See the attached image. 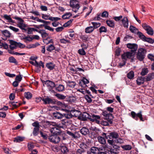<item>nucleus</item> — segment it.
Masks as SVG:
<instances>
[{
    "label": "nucleus",
    "mask_w": 154,
    "mask_h": 154,
    "mask_svg": "<svg viewBox=\"0 0 154 154\" xmlns=\"http://www.w3.org/2000/svg\"><path fill=\"white\" fill-rule=\"evenodd\" d=\"M102 114L103 116L105 117V118L104 119V120L101 122L100 124L105 126H108L109 125V124H111L112 123L113 119L112 114L108 113V112L106 111H103Z\"/></svg>",
    "instance_id": "nucleus-1"
},
{
    "label": "nucleus",
    "mask_w": 154,
    "mask_h": 154,
    "mask_svg": "<svg viewBox=\"0 0 154 154\" xmlns=\"http://www.w3.org/2000/svg\"><path fill=\"white\" fill-rule=\"evenodd\" d=\"M146 52V51L145 49L142 48H139L137 54V58L140 61H143L145 57Z\"/></svg>",
    "instance_id": "nucleus-2"
},
{
    "label": "nucleus",
    "mask_w": 154,
    "mask_h": 154,
    "mask_svg": "<svg viewBox=\"0 0 154 154\" xmlns=\"http://www.w3.org/2000/svg\"><path fill=\"white\" fill-rule=\"evenodd\" d=\"M69 5L70 7L72 8V11L75 13L78 11L80 8L79 2L76 0H70L69 2Z\"/></svg>",
    "instance_id": "nucleus-3"
},
{
    "label": "nucleus",
    "mask_w": 154,
    "mask_h": 154,
    "mask_svg": "<svg viewBox=\"0 0 154 154\" xmlns=\"http://www.w3.org/2000/svg\"><path fill=\"white\" fill-rule=\"evenodd\" d=\"M42 81L43 83V86H44L45 85L47 87L49 91H52V89L55 86V83L49 80H47L46 81L43 80Z\"/></svg>",
    "instance_id": "nucleus-4"
},
{
    "label": "nucleus",
    "mask_w": 154,
    "mask_h": 154,
    "mask_svg": "<svg viewBox=\"0 0 154 154\" xmlns=\"http://www.w3.org/2000/svg\"><path fill=\"white\" fill-rule=\"evenodd\" d=\"M12 18L19 21L17 25L18 27L22 30H26L25 28L26 27V26L25 24L23 23L24 20L22 18L17 16L13 17Z\"/></svg>",
    "instance_id": "nucleus-5"
},
{
    "label": "nucleus",
    "mask_w": 154,
    "mask_h": 154,
    "mask_svg": "<svg viewBox=\"0 0 154 154\" xmlns=\"http://www.w3.org/2000/svg\"><path fill=\"white\" fill-rule=\"evenodd\" d=\"M71 121L67 119L62 120L60 123L59 125V127L60 128H66L71 124Z\"/></svg>",
    "instance_id": "nucleus-6"
},
{
    "label": "nucleus",
    "mask_w": 154,
    "mask_h": 154,
    "mask_svg": "<svg viewBox=\"0 0 154 154\" xmlns=\"http://www.w3.org/2000/svg\"><path fill=\"white\" fill-rule=\"evenodd\" d=\"M49 124L51 125H52L54 127L51 128L50 130V131L51 133L54 134H57L60 133V132L57 131L58 129V127H59V125H57L55 124V123L51 122L49 123Z\"/></svg>",
    "instance_id": "nucleus-7"
},
{
    "label": "nucleus",
    "mask_w": 154,
    "mask_h": 154,
    "mask_svg": "<svg viewBox=\"0 0 154 154\" xmlns=\"http://www.w3.org/2000/svg\"><path fill=\"white\" fill-rule=\"evenodd\" d=\"M134 52H127L122 54L121 58L122 60L124 59L126 61L127 58L131 59L133 57L134 54Z\"/></svg>",
    "instance_id": "nucleus-8"
},
{
    "label": "nucleus",
    "mask_w": 154,
    "mask_h": 154,
    "mask_svg": "<svg viewBox=\"0 0 154 154\" xmlns=\"http://www.w3.org/2000/svg\"><path fill=\"white\" fill-rule=\"evenodd\" d=\"M48 139L50 142L55 144L59 143L60 141V137L56 134L52 135L50 136Z\"/></svg>",
    "instance_id": "nucleus-9"
},
{
    "label": "nucleus",
    "mask_w": 154,
    "mask_h": 154,
    "mask_svg": "<svg viewBox=\"0 0 154 154\" xmlns=\"http://www.w3.org/2000/svg\"><path fill=\"white\" fill-rule=\"evenodd\" d=\"M143 27L147 32L148 34L152 35L153 34V30L149 26L146 24H143L142 25Z\"/></svg>",
    "instance_id": "nucleus-10"
},
{
    "label": "nucleus",
    "mask_w": 154,
    "mask_h": 154,
    "mask_svg": "<svg viewBox=\"0 0 154 154\" xmlns=\"http://www.w3.org/2000/svg\"><path fill=\"white\" fill-rule=\"evenodd\" d=\"M66 133L70 136L73 139H77L80 137L79 133L78 132H75L73 133L70 131H66Z\"/></svg>",
    "instance_id": "nucleus-11"
},
{
    "label": "nucleus",
    "mask_w": 154,
    "mask_h": 154,
    "mask_svg": "<svg viewBox=\"0 0 154 154\" xmlns=\"http://www.w3.org/2000/svg\"><path fill=\"white\" fill-rule=\"evenodd\" d=\"M127 47L128 48L131 49V51L133 52H135L138 48L137 45L134 43H128L127 44Z\"/></svg>",
    "instance_id": "nucleus-12"
},
{
    "label": "nucleus",
    "mask_w": 154,
    "mask_h": 154,
    "mask_svg": "<svg viewBox=\"0 0 154 154\" xmlns=\"http://www.w3.org/2000/svg\"><path fill=\"white\" fill-rule=\"evenodd\" d=\"M42 100L43 102L45 104H52L54 103L53 99L48 97L42 98Z\"/></svg>",
    "instance_id": "nucleus-13"
},
{
    "label": "nucleus",
    "mask_w": 154,
    "mask_h": 154,
    "mask_svg": "<svg viewBox=\"0 0 154 154\" xmlns=\"http://www.w3.org/2000/svg\"><path fill=\"white\" fill-rule=\"evenodd\" d=\"M122 23L123 26L125 28H128V26L129 21L126 17H124L122 20Z\"/></svg>",
    "instance_id": "nucleus-14"
},
{
    "label": "nucleus",
    "mask_w": 154,
    "mask_h": 154,
    "mask_svg": "<svg viewBox=\"0 0 154 154\" xmlns=\"http://www.w3.org/2000/svg\"><path fill=\"white\" fill-rule=\"evenodd\" d=\"M145 79L146 78L142 77H138L136 81L137 84L138 85H140L143 84L145 81Z\"/></svg>",
    "instance_id": "nucleus-15"
},
{
    "label": "nucleus",
    "mask_w": 154,
    "mask_h": 154,
    "mask_svg": "<svg viewBox=\"0 0 154 154\" xmlns=\"http://www.w3.org/2000/svg\"><path fill=\"white\" fill-rule=\"evenodd\" d=\"M90 115L89 114L85 112H83L80 116L81 119L84 121L87 120V119H88Z\"/></svg>",
    "instance_id": "nucleus-16"
},
{
    "label": "nucleus",
    "mask_w": 154,
    "mask_h": 154,
    "mask_svg": "<svg viewBox=\"0 0 154 154\" xmlns=\"http://www.w3.org/2000/svg\"><path fill=\"white\" fill-rule=\"evenodd\" d=\"M1 33L5 37L9 38L10 37L11 33L10 32L7 30H1Z\"/></svg>",
    "instance_id": "nucleus-17"
},
{
    "label": "nucleus",
    "mask_w": 154,
    "mask_h": 154,
    "mask_svg": "<svg viewBox=\"0 0 154 154\" xmlns=\"http://www.w3.org/2000/svg\"><path fill=\"white\" fill-rule=\"evenodd\" d=\"M53 116L54 117L57 119H61L63 117L62 114L57 112H53Z\"/></svg>",
    "instance_id": "nucleus-18"
},
{
    "label": "nucleus",
    "mask_w": 154,
    "mask_h": 154,
    "mask_svg": "<svg viewBox=\"0 0 154 154\" xmlns=\"http://www.w3.org/2000/svg\"><path fill=\"white\" fill-rule=\"evenodd\" d=\"M60 149L61 152L64 154H66L69 151V150L66 146L63 145H60Z\"/></svg>",
    "instance_id": "nucleus-19"
},
{
    "label": "nucleus",
    "mask_w": 154,
    "mask_h": 154,
    "mask_svg": "<svg viewBox=\"0 0 154 154\" xmlns=\"http://www.w3.org/2000/svg\"><path fill=\"white\" fill-rule=\"evenodd\" d=\"M81 133L83 135H86L89 133V130L88 129L84 127L80 130Z\"/></svg>",
    "instance_id": "nucleus-20"
},
{
    "label": "nucleus",
    "mask_w": 154,
    "mask_h": 154,
    "mask_svg": "<svg viewBox=\"0 0 154 154\" xmlns=\"http://www.w3.org/2000/svg\"><path fill=\"white\" fill-rule=\"evenodd\" d=\"M100 148L96 147H92L91 148V152L93 154H97L100 152Z\"/></svg>",
    "instance_id": "nucleus-21"
},
{
    "label": "nucleus",
    "mask_w": 154,
    "mask_h": 154,
    "mask_svg": "<svg viewBox=\"0 0 154 154\" xmlns=\"http://www.w3.org/2000/svg\"><path fill=\"white\" fill-rule=\"evenodd\" d=\"M153 79H154V72H152L149 74L146 77L145 81H149Z\"/></svg>",
    "instance_id": "nucleus-22"
},
{
    "label": "nucleus",
    "mask_w": 154,
    "mask_h": 154,
    "mask_svg": "<svg viewBox=\"0 0 154 154\" xmlns=\"http://www.w3.org/2000/svg\"><path fill=\"white\" fill-rule=\"evenodd\" d=\"M107 149H106V152H108L109 154L117 153L116 151L115 150L114 148L111 147V148H107Z\"/></svg>",
    "instance_id": "nucleus-23"
},
{
    "label": "nucleus",
    "mask_w": 154,
    "mask_h": 154,
    "mask_svg": "<svg viewBox=\"0 0 154 154\" xmlns=\"http://www.w3.org/2000/svg\"><path fill=\"white\" fill-rule=\"evenodd\" d=\"M106 138L102 137L101 136H99L97 137L98 142L102 144H105L106 143Z\"/></svg>",
    "instance_id": "nucleus-24"
},
{
    "label": "nucleus",
    "mask_w": 154,
    "mask_h": 154,
    "mask_svg": "<svg viewBox=\"0 0 154 154\" xmlns=\"http://www.w3.org/2000/svg\"><path fill=\"white\" fill-rule=\"evenodd\" d=\"M3 17L5 20H7L8 22L9 23H14V21L12 19V18L11 17V16L10 15H8L6 14H5L3 15Z\"/></svg>",
    "instance_id": "nucleus-25"
},
{
    "label": "nucleus",
    "mask_w": 154,
    "mask_h": 154,
    "mask_svg": "<svg viewBox=\"0 0 154 154\" xmlns=\"http://www.w3.org/2000/svg\"><path fill=\"white\" fill-rule=\"evenodd\" d=\"M23 39L24 40V42L25 43H27L28 42H32V36L31 35H28L23 38Z\"/></svg>",
    "instance_id": "nucleus-26"
},
{
    "label": "nucleus",
    "mask_w": 154,
    "mask_h": 154,
    "mask_svg": "<svg viewBox=\"0 0 154 154\" xmlns=\"http://www.w3.org/2000/svg\"><path fill=\"white\" fill-rule=\"evenodd\" d=\"M46 67L49 70H52L54 68L55 66V65L52 63L50 62L46 63Z\"/></svg>",
    "instance_id": "nucleus-27"
},
{
    "label": "nucleus",
    "mask_w": 154,
    "mask_h": 154,
    "mask_svg": "<svg viewBox=\"0 0 154 154\" xmlns=\"http://www.w3.org/2000/svg\"><path fill=\"white\" fill-rule=\"evenodd\" d=\"M39 33L41 34L42 38H46L48 35V34L46 33L45 30L44 29L40 30V31L39 32Z\"/></svg>",
    "instance_id": "nucleus-28"
},
{
    "label": "nucleus",
    "mask_w": 154,
    "mask_h": 154,
    "mask_svg": "<svg viewBox=\"0 0 154 154\" xmlns=\"http://www.w3.org/2000/svg\"><path fill=\"white\" fill-rule=\"evenodd\" d=\"M11 45H10L9 48L11 50H13L14 49L16 48L17 45L16 44V42L11 41L10 42Z\"/></svg>",
    "instance_id": "nucleus-29"
},
{
    "label": "nucleus",
    "mask_w": 154,
    "mask_h": 154,
    "mask_svg": "<svg viewBox=\"0 0 154 154\" xmlns=\"http://www.w3.org/2000/svg\"><path fill=\"white\" fill-rule=\"evenodd\" d=\"M100 118V117L99 116L93 115L91 116H90L88 119L91 122H94L95 119H99Z\"/></svg>",
    "instance_id": "nucleus-30"
},
{
    "label": "nucleus",
    "mask_w": 154,
    "mask_h": 154,
    "mask_svg": "<svg viewBox=\"0 0 154 154\" xmlns=\"http://www.w3.org/2000/svg\"><path fill=\"white\" fill-rule=\"evenodd\" d=\"M24 138L23 137L20 136H17L14 138L13 141L14 142H20L23 141L24 140Z\"/></svg>",
    "instance_id": "nucleus-31"
},
{
    "label": "nucleus",
    "mask_w": 154,
    "mask_h": 154,
    "mask_svg": "<svg viewBox=\"0 0 154 154\" xmlns=\"http://www.w3.org/2000/svg\"><path fill=\"white\" fill-rule=\"evenodd\" d=\"M56 89L57 91L60 92L63 91L64 90L65 88L63 85L60 84L56 87Z\"/></svg>",
    "instance_id": "nucleus-32"
},
{
    "label": "nucleus",
    "mask_w": 154,
    "mask_h": 154,
    "mask_svg": "<svg viewBox=\"0 0 154 154\" xmlns=\"http://www.w3.org/2000/svg\"><path fill=\"white\" fill-rule=\"evenodd\" d=\"M66 100L69 102H74L76 101V98L74 96H69L66 98Z\"/></svg>",
    "instance_id": "nucleus-33"
},
{
    "label": "nucleus",
    "mask_w": 154,
    "mask_h": 154,
    "mask_svg": "<svg viewBox=\"0 0 154 154\" xmlns=\"http://www.w3.org/2000/svg\"><path fill=\"white\" fill-rule=\"evenodd\" d=\"M91 23L93 26H92L94 29L99 27L101 25L100 23L99 22H91Z\"/></svg>",
    "instance_id": "nucleus-34"
},
{
    "label": "nucleus",
    "mask_w": 154,
    "mask_h": 154,
    "mask_svg": "<svg viewBox=\"0 0 154 154\" xmlns=\"http://www.w3.org/2000/svg\"><path fill=\"white\" fill-rule=\"evenodd\" d=\"M106 23L108 26H109L113 28L115 26V24L113 21L111 20H107Z\"/></svg>",
    "instance_id": "nucleus-35"
},
{
    "label": "nucleus",
    "mask_w": 154,
    "mask_h": 154,
    "mask_svg": "<svg viewBox=\"0 0 154 154\" xmlns=\"http://www.w3.org/2000/svg\"><path fill=\"white\" fill-rule=\"evenodd\" d=\"M92 26H88L85 29V32L86 33H91L94 30Z\"/></svg>",
    "instance_id": "nucleus-36"
},
{
    "label": "nucleus",
    "mask_w": 154,
    "mask_h": 154,
    "mask_svg": "<svg viewBox=\"0 0 154 154\" xmlns=\"http://www.w3.org/2000/svg\"><path fill=\"white\" fill-rule=\"evenodd\" d=\"M122 148L124 150H129L132 149V146L130 145H126L121 146Z\"/></svg>",
    "instance_id": "nucleus-37"
},
{
    "label": "nucleus",
    "mask_w": 154,
    "mask_h": 154,
    "mask_svg": "<svg viewBox=\"0 0 154 154\" xmlns=\"http://www.w3.org/2000/svg\"><path fill=\"white\" fill-rule=\"evenodd\" d=\"M134 76V72L132 71H131L127 74V77L129 79H132Z\"/></svg>",
    "instance_id": "nucleus-38"
},
{
    "label": "nucleus",
    "mask_w": 154,
    "mask_h": 154,
    "mask_svg": "<svg viewBox=\"0 0 154 154\" xmlns=\"http://www.w3.org/2000/svg\"><path fill=\"white\" fill-rule=\"evenodd\" d=\"M129 29L132 32L134 33H136L138 31L137 29L132 25L130 26Z\"/></svg>",
    "instance_id": "nucleus-39"
},
{
    "label": "nucleus",
    "mask_w": 154,
    "mask_h": 154,
    "mask_svg": "<svg viewBox=\"0 0 154 154\" xmlns=\"http://www.w3.org/2000/svg\"><path fill=\"white\" fill-rule=\"evenodd\" d=\"M8 60L10 63H13L15 64H17V62L16 59L13 57H10L9 58Z\"/></svg>",
    "instance_id": "nucleus-40"
},
{
    "label": "nucleus",
    "mask_w": 154,
    "mask_h": 154,
    "mask_svg": "<svg viewBox=\"0 0 154 154\" xmlns=\"http://www.w3.org/2000/svg\"><path fill=\"white\" fill-rule=\"evenodd\" d=\"M111 135L112 136V139H116L119 136L118 134L115 131H113L111 132Z\"/></svg>",
    "instance_id": "nucleus-41"
},
{
    "label": "nucleus",
    "mask_w": 154,
    "mask_h": 154,
    "mask_svg": "<svg viewBox=\"0 0 154 154\" xmlns=\"http://www.w3.org/2000/svg\"><path fill=\"white\" fill-rule=\"evenodd\" d=\"M55 96L58 99L61 100H63L66 98V96L60 94H55Z\"/></svg>",
    "instance_id": "nucleus-42"
},
{
    "label": "nucleus",
    "mask_w": 154,
    "mask_h": 154,
    "mask_svg": "<svg viewBox=\"0 0 154 154\" xmlns=\"http://www.w3.org/2000/svg\"><path fill=\"white\" fill-rule=\"evenodd\" d=\"M148 68H143L140 73V75L142 76H144L146 74L148 73Z\"/></svg>",
    "instance_id": "nucleus-43"
},
{
    "label": "nucleus",
    "mask_w": 154,
    "mask_h": 154,
    "mask_svg": "<svg viewBox=\"0 0 154 154\" xmlns=\"http://www.w3.org/2000/svg\"><path fill=\"white\" fill-rule=\"evenodd\" d=\"M71 16L72 14L70 13H67L63 15L62 16V18L63 19H68Z\"/></svg>",
    "instance_id": "nucleus-44"
},
{
    "label": "nucleus",
    "mask_w": 154,
    "mask_h": 154,
    "mask_svg": "<svg viewBox=\"0 0 154 154\" xmlns=\"http://www.w3.org/2000/svg\"><path fill=\"white\" fill-rule=\"evenodd\" d=\"M86 152L85 149H78L76 151V152L77 154H84Z\"/></svg>",
    "instance_id": "nucleus-45"
},
{
    "label": "nucleus",
    "mask_w": 154,
    "mask_h": 154,
    "mask_svg": "<svg viewBox=\"0 0 154 154\" xmlns=\"http://www.w3.org/2000/svg\"><path fill=\"white\" fill-rule=\"evenodd\" d=\"M24 96L26 98L29 99L31 98L32 95L30 92H26L24 93Z\"/></svg>",
    "instance_id": "nucleus-46"
},
{
    "label": "nucleus",
    "mask_w": 154,
    "mask_h": 154,
    "mask_svg": "<svg viewBox=\"0 0 154 154\" xmlns=\"http://www.w3.org/2000/svg\"><path fill=\"white\" fill-rule=\"evenodd\" d=\"M68 85L71 88H73L76 85V83L73 81H68Z\"/></svg>",
    "instance_id": "nucleus-47"
},
{
    "label": "nucleus",
    "mask_w": 154,
    "mask_h": 154,
    "mask_svg": "<svg viewBox=\"0 0 154 154\" xmlns=\"http://www.w3.org/2000/svg\"><path fill=\"white\" fill-rule=\"evenodd\" d=\"M55 47L53 45H51L48 46L47 48V51L51 52L52 51L55 49Z\"/></svg>",
    "instance_id": "nucleus-48"
},
{
    "label": "nucleus",
    "mask_w": 154,
    "mask_h": 154,
    "mask_svg": "<svg viewBox=\"0 0 154 154\" xmlns=\"http://www.w3.org/2000/svg\"><path fill=\"white\" fill-rule=\"evenodd\" d=\"M99 31L100 33L103 32H107V29L105 27L102 26L99 28Z\"/></svg>",
    "instance_id": "nucleus-49"
},
{
    "label": "nucleus",
    "mask_w": 154,
    "mask_h": 154,
    "mask_svg": "<svg viewBox=\"0 0 154 154\" xmlns=\"http://www.w3.org/2000/svg\"><path fill=\"white\" fill-rule=\"evenodd\" d=\"M39 131V128H34L32 134L34 136H37L38 134Z\"/></svg>",
    "instance_id": "nucleus-50"
},
{
    "label": "nucleus",
    "mask_w": 154,
    "mask_h": 154,
    "mask_svg": "<svg viewBox=\"0 0 154 154\" xmlns=\"http://www.w3.org/2000/svg\"><path fill=\"white\" fill-rule=\"evenodd\" d=\"M115 141L116 143L120 144L123 143L124 142L123 139L121 138H117L115 140Z\"/></svg>",
    "instance_id": "nucleus-51"
},
{
    "label": "nucleus",
    "mask_w": 154,
    "mask_h": 154,
    "mask_svg": "<svg viewBox=\"0 0 154 154\" xmlns=\"http://www.w3.org/2000/svg\"><path fill=\"white\" fill-rule=\"evenodd\" d=\"M144 41L148 42L150 43H153L154 42V40L151 38L146 37Z\"/></svg>",
    "instance_id": "nucleus-52"
},
{
    "label": "nucleus",
    "mask_w": 154,
    "mask_h": 154,
    "mask_svg": "<svg viewBox=\"0 0 154 154\" xmlns=\"http://www.w3.org/2000/svg\"><path fill=\"white\" fill-rule=\"evenodd\" d=\"M136 117H137H137L139 118L140 121H144L143 119L142 115L141 114V111L136 114Z\"/></svg>",
    "instance_id": "nucleus-53"
},
{
    "label": "nucleus",
    "mask_w": 154,
    "mask_h": 154,
    "mask_svg": "<svg viewBox=\"0 0 154 154\" xmlns=\"http://www.w3.org/2000/svg\"><path fill=\"white\" fill-rule=\"evenodd\" d=\"M85 98L88 103H91L92 101V100L88 95H85Z\"/></svg>",
    "instance_id": "nucleus-54"
},
{
    "label": "nucleus",
    "mask_w": 154,
    "mask_h": 154,
    "mask_svg": "<svg viewBox=\"0 0 154 154\" xmlns=\"http://www.w3.org/2000/svg\"><path fill=\"white\" fill-rule=\"evenodd\" d=\"M87 145L84 143H82L79 145L80 149H86L87 148Z\"/></svg>",
    "instance_id": "nucleus-55"
},
{
    "label": "nucleus",
    "mask_w": 154,
    "mask_h": 154,
    "mask_svg": "<svg viewBox=\"0 0 154 154\" xmlns=\"http://www.w3.org/2000/svg\"><path fill=\"white\" fill-rule=\"evenodd\" d=\"M16 44L17 45V47H18L20 48H23L25 47V45H23L20 42H16Z\"/></svg>",
    "instance_id": "nucleus-56"
},
{
    "label": "nucleus",
    "mask_w": 154,
    "mask_h": 154,
    "mask_svg": "<svg viewBox=\"0 0 154 154\" xmlns=\"http://www.w3.org/2000/svg\"><path fill=\"white\" fill-rule=\"evenodd\" d=\"M42 17L43 19L46 20H49L50 16L49 15L42 14Z\"/></svg>",
    "instance_id": "nucleus-57"
},
{
    "label": "nucleus",
    "mask_w": 154,
    "mask_h": 154,
    "mask_svg": "<svg viewBox=\"0 0 154 154\" xmlns=\"http://www.w3.org/2000/svg\"><path fill=\"white\" fill-rule=\"evenodd\" d=\"M78 53L81 55H85L86 54L85 52L84 49H79L78 51Z\"/></svg>",
    "instance_id": "nucleus-58"
},
{
    "label": "nucleus",
    "mask_w": 154,
    "mask_h": 154,
    "mask_svg": "<svg viewBox=\"0 0 154 154\" xmlns=\"http://www.w3.org/2000/svg\"><path fill=\"white\" fill-rule=\"evenodd\" d=\"M43 26H44L45 28L46 29L49 30L50 31L53 32L54 31V29L53 28H51L50 26L47 25H43Z\"/></svg>",
    "instance_id": "nucleus-59"
},
{
    "label": "nucleus",
    "mask_w": 154,
    "mask_h": 154,
    "mask_svg": "<svg viewBox=\"0 0 154 154\" xmlns=\"http://www.w3.org/2000/svg\"><path fill=\"white\" fill-rule=\"evenodd\" d=\"M80 38L82 40L86 41L88 40V37L86 35H81Z\"/></svg>",
    "instance_id": "nucleus-60"
},
{
    "label": "nucleus",
    "mask_w": 154,
    "mask_h": 154,
    "mask_svg": "<svg viewBox=\"0 0 154 154\" xmlns=\"http://www.w3.org/2000/svg\"><path fill=\"white\" fill-rule=\"evenodd\" d=\"M9 28L11 30L15 32H17L19 31V29L18 28H16L14 26H10Z\"/></svg>",
    "instance_id": "nucleus-61"
},
{
    "label": "nucleus",
    "mask_w": 154,
    "mask_h": 154,
    "mask_svg": "<svg viewBox=\"0 0 154 154\" xmlns=\"http://www.w3.org/2000/svg\"><path fill=\"white\" fill-rule=\"evenodd\" d=\"M82 81V82L83 83L84 85H85L86 84H88L89 82V81L85 77L83 78Z\"/></svg>",
    "instance_id": "nucleus-62"
},
{
    "label": "nucleus",
    "mask_w": 154,
    "mask_h": 154,
    "mask_svg": "<svg viewBox=\"0 0 154 154\" xmlns=\"http://www.w3.org/2000/svg\"><path fill=\"white\" fill-rule=\"evenodd\" d=\"M40 134L41 136L44 139H47L48 136L46 134L43 133L42 131H40Z\"/></svg>",
    "instance_id": "nucleus-63"
},
{
    "label": "nucleus",
    "mask_w": 154,
    "mask_h": 154,
    "mask_svg": "<svg viewBox=\"0 0 154 154\" xmlns=\"http://www.w3.org/2000/svg\"><path fill=\"white\" fill-rule=\"evenodd\" d=\"M90 129L91 131H95L96 132L100 131V130L99 129L97 128L96 127H91L90 128Z\"/></svg>",
    "instance_id": "nucleus-64"
}]
</instances>
